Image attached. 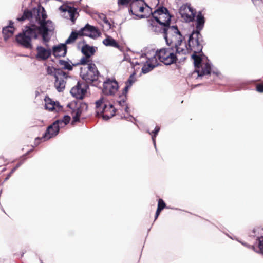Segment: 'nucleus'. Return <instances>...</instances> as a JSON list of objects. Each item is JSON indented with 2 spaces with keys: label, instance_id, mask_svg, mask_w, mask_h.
I'll return each mask as SVG.
<instances>
[{
  "label": "nucleus",
  "instance_id": "f257e3e1",
  "mask_svg": "<svg viewBox=\"0 0 263 263\" xmlns=\"http://www.w3.org/2000/svg\"><path fill=\"white\" fill-rule=\"evenodd\" d=\"M205 20L201 11H199L196 16V29L190 35L188 40L187 50L193 52L191 57L194 60L196 66H198L201 61L200 56L197 54L202 51L203 42V36L200 31L204 27Z\"/></svg>",
  "mask_w": 263,
  "mask_h": 263
},
{
  "label": "nucleus",
  "instance_id": "f03ea898",
  "mask_svg": "<svg viewBox=\"0 0 263 263\" xmlns=\"http://www.w3.org/2000/svg\"><path fill=\"white\" fill-rule=\"evenodd\" d=\"M47 15L46 11L43 7H42V13L36 21L38 26L31 24L30 27L33 29L34 32L36 34L37 38L39 35L42 36V40L45 45L50 40L51 35L54 30V25L50 20H46Z\"/></svg>",
  "mask_w": 263,
  "mask_h": 263
},
{
  "label": "nucleus",
  "instance_id": "7ed1b4c3",
  "mask_svg": "<svg viewBox=\"0 0 263 263\" xmlns=\"http://www.w3.org/2000/svg\"><path fill=\"white\" fill-rule=\"evenodd\" d=\"M153 57H148V53L145 54L146 58L151 62H157L156 57L160 62L166 65H170L175 63L177 60L176 55L174 53L173 47L169 46L168 48H164L155 51L152 50Z\"/></svg>",
  "mask_w": 263,
  "mask_h": 263
},
{
  "label": "nucleus",
  "instance_id": "20e7f679",
  "mask_svg": "<svg viewBox=\"0 0 263 263\" xmlns=\"http://www.w3.org/2000/svg\"><path fill=\"white\" fill-rule=\"evenodd\" d=\"M100 76L96 65L92 63L87 64V70L81 69L80 76L82 80L85 81V84L91 85L94 86H98L99 82L98 78Z\"/></svg>",
  "mask_w": 263,
  "mask_h": 263
},
{
  "label": "nucleus",
  "instance_id": "39448f33",
  "mask_svg": "<svg viewBox=\"0 0 263 263\" xmlns=\"http://www.w3.org/2000/svg\"><path fill=\"white\" fill-rule=\"evenodd\" d=\"M33 29H31L30 26H26L22 32L18 33L16 36L17 43L25 48L31 49L33 46L31 43V39H37L36 34L34 32Z\"/></svg>",
  "mask_w": 263,
  "mask_h": 263
},
{
  "label": "nucleus",
  "instance_id": "423d86ee",
  "mask_svg": "<svg viewBox=\"0 0 263 263\" xmlns=\"http://www.w3.org/2000/svg\"><path fill=\"white\" fill-rule=\"evenodd\" d=\"M151 14L155 20L162 27L171 24L172 15L166 7H159L154 12H151Z\"/></svg>",
  "mask_w": 263,
  "mask_h": 263
},
{
  "label": "nucleus",
  "instance_id": "0eeeda50",
  "mask_svg": "<svg viewBox=\"0 0 263 263\" xmlns=\"http://www.w3.org/2000/svg\"><path fill=\"white\" fill-rule=\"evenodd\" d=\"M145 5L148 10H151V9L148 7L143 0H134L130 4V7H129L128 11L132 15L139 16L138 15V12H143L145 9L144 5ZM147 16L145 14H142L139 15L140 18H145Z\"/></svg>",
  "mask_w": 263,
  "mask_h": 263
},
{
  "label": "nucleus",
  "instance_id": "6e6552de",
  "mask_svg": "<svg viewBox=\"0 0 263 263\" xmlns=\"http://www.w3.org/2000/svg\"><path fill=\"white\" fill-rule=\"evenodd\" d=\"M119 88L118 83L115 79H108L103 83V93L107 96L114 95Z\"/></svg>",
  "mask_w": 263,
  "mask_h": 263
},
{
  "label": "nucleus",
  "instance_id": "1a4fd4ad",
  "mask_svg": "<svg viewBox=\"0 0 263 263\" xmlns=\"http://www.w3.org/2000/svg\"><path fill=\"white\" fill-rule=\"evenodd\" d=\"M89 86L87 84L78 82L77 85L70 90L71 95L78 99H83Z\"/></svg>",
  "mask_w": 263,
  "mask_h": 263
},
{
  "label": "nucleus",
  "instance_id": "9d476101",
  "mask_svg": "<svg viewBox=\"0 0 263 263\" xmlns=\"http://www.w3.org/2000/svg\"><path fill=\"white\" fill-rule=\"evenodd\" d=\"M162 27V33L166 44H169L168 35H172V39L176 38L177 35H181V32L176 25L170 26V24H168Z\"/></svg>",
  "mask_w": 263,
  "mask_h": 263
},
{
  "label": "nucleus",
  "instance_id": "9b49d317",
  "mask_svg": "<svg viewBox=\"0 0 263 263\" xmlns=\"http://www.w3.org/2000/svg\"><path fill=\"white\" fill-rule=\"evenodd\" d=\"M42 7L39 6L37 8H34L31 11L25 10L23 15L21 17H17V21L21 22L30 18L35 19L36 21L37 18H39V16L42 13Z\"/></svg>",
  "mask_w": 263,
  "mask_h": 263
},
{
  "label": "nucleus",
  "instance_id": "f8f14e48",
  "mask_svg": "<svg viewBox=\"0 0 263 263\" xmlns=\"http://www.w3.org/2000/svg\"><path fill=\"white\" fill-rule=\"evenodd\" d=\"M80 36H87L92 39L99 36L100 32L95 27L87 24L84 27L79 31Z\"/></svg>",
  "mask_w": 263,
  "mask_h": 263
},
{
  "label": "nucleus",
  "instance_id": "ddd939ff",
  "mask_svg": "<svg viewBox=\"0 0 263 263\" xmlns=\"http://www.w3.org/2000/svg\"><path fill=\"white\" fill-rule=\"evenodd\" d=\"M68 74L63 71L55 77L54 87L59 92H63L65 88L66 80L68 78Z\"/></svg>",
  "mask_w": 263,
  "mask_h": 263
},
{
  "label": "nucleus",
  "instance_id": "4468645a",
  "mask_svg": "<svg viewBox=\"0 0 263 263\" xmlns=\"http://www.w3.org/2000/svg\"><path fill=\"white\" fill-rule=\"evenodd\" d=\"M197 54L200 56L201 59H202L201 57L203 55L202 51L200 53H198ZM193 60L194 61V59ZM201 61H202V59H201ZM201 62H202V61H201ZM194 64L196 68L195 70V72L197 73L198 77H202L204 75L210 74L211 73L212 64L209 62H207L206 63H205L204 65L201 68V70L200 69V66L201 63H200L198 66H196L194 63Z\"/></svg>",
  "mask_w": 263,
  "mask_h": 263
},
{
  "label": "nucleus",
  "instance_id": "2eb2a0df",
  "mask_svg": "<svg viewBox=\"0 0 263 263\" xmlns=\"http://www.w3.org/2000/svg\"><path fill=\"white\" fill-rule=\"evenodd\" d=\"M250 236L256 237V242L259 251L256 252L263 253V229L259 228L253 229L252 234H250Z\"/></svg>",
  "mask_w": 263,
  "mask_h": 263
},
{
  "label": "nucleus",
  "instance_id": "dca6fc26",
  "mask_svg": "<svg viewBox=\"0 0 263 263\" xmlns=\"http://www.w3.org/2000/svg\"><path fill=\"white\" fill-rule=\"evenodd\" d=\"M51 51L55 57H65L67 54V47L66 44L61 43L54 46Z\"/></svg>",
  "mask_w": 263,
  "mask_h": 263
},
{
  "label": "nucleus",
  "instance_id": "f3484780",
  "mask_svg": "<svg viewBox=\"0 0 263 263\" xmlns=\"http://www.w3.org/2000/svg\"><path fill=\"white\" fill-rule=\"evenodd\" d=\"M36 58L39 60H46L52 54V51L50 48L46 49L41 46H39L36 47Z\"/></svg>",
  "mask_w": 263,
  "mask_h": 263
},
{
  "label": "nucleus",
  "instance_id": "a211bd4d",
  "mask_svg": "<svg viewBox=\"0 0 263 263\" xmlns=\"http://www.w3.org/2000/svg\"><path fill=\"white\" fill-rule=\"evenodd\" d=\"M103 99L101 98L96 102V115L98 116L104 114V112H105L107 109L112 108V104H109V105H107V104H103Z\"/></svg>",
  "mask_w": 263,
  "mask_h": 263
},
{
  "label": "nucleus",
  "instance_id": "6ab92c4d",
  "mask_svg": "<svg viewBox=\"0 0 263 263\" xmlns=\"http://www.w3.org/2000/svg\"><path fill=\"white\" fill-rule=\"evenodd\" d=\"M48 130V127L47 128L46 132L43 135L42 137H37L35 139V145L36 146L40 143L41 140H43L44 141H47L51 139V138L57 136L53 133L55 131L54 127L52 126V128Z\"/></svg>",
  "mask_w": 263,
  "mask_h": 263
},
{
  "label": "nucleus",
  "instance_id": "aec40b11",
  "mask_svg": "<svg viewBox=\"0 0 263 263\" xmlns=\"http://www.w3.org/2000/svg\"><path fill=\"white\" fill-rule=\"evenodd\" d=\"M45 100L47 103L45 106L46 109L52 111L58 108L56 111H59L62 109V106L60 105L58 102L52 101L49 98H46Z\"/></svg>",
  "mask_w": 263,
  "mask_h": 263
},
{
  "label": "nucleus",
  "instance_id": "412c9836",
  "mask_svg": "<svg viewBox=\"0 0 263 263\" xmlns=\"http://www.w3.org/2000/svg\"><path fill=\"white\" fill-rule=\"evenodd\" d=\"M59 9L64 12H67L71 22H74L76 20L75 15L77 13V9L75 8L70 6L63 7L61 6Z\"/></svg>",
  "mask_w": 263,
  "mask_h": 263
},
{
  "label": "nucleus",
  "instance_id": "4be33fe9",
  "mask_svg": "<svg viewBox=\"0 0 263 263\" xmlns=\"http://www.w3.org/2000/svg\"><path fill=\"white\" fill-rule=\"evenodd\" d=\"M83 43L85 44L82 48L81 52L84 55L87 57H90L91 55H93L96 52L95 47L87 44L84 41H83Z\"/></svg>",
  "mask_w": 263,
  "mask_h": 263
},
{
  "label": "nucleus",
  "instance_id": "5701e85b",
  "mask_svg": "<svg viewBox=\"0 0 263 263\" xmlns=\"http://www.w3.org/2000/svg\"><path fill=\"white\" fill-rule=\"evenodd\" d=\"M182 40L183 37L181 34V35H179L178 37L176 36V38L171 39L170 41L169 40V44L167 45L171 47H173V48L179 47L182 43Z\"/></svg>",
  "mask_w": 263,
  "mask_h": 263
},
{
  "label": "nucleus",
  "instance_id": "b1692460",
  "mask_svg": "<svg viewBox=\"0 0 263 263\" xmlns=\"http://www.w3.org/2000/svg\"><path fill=\"white\" fill-rule=\"evenodd\" d=\"M85 108V109H87V105L85 103H82L81 104L80 107L77 108L75 115H74V116H73V118H72V119H73L72 122V123L73 122H77L79 121L80 117V116L82 114V108Z\"/></svg>",
  "mask_w": 263,
  "mask_h": 263
},
{
  "label": "nucleus",
  "instance_id": "393cba45",
  "mask_svg": "<svg viewBox=\"0 0 263 263\" xmlns=\"http://www.w3.org/2000/svg\"><path fill=\"white\" fill-rule=\"evenodd\" d=\"M154 62H151L149 60L148 61H146V64H145L142 68V72L144 74H146L156 67L158 64H154Z\"/></svg>",
  "mask_w": 263,
  "mask_h": 263
},
{
  "label": "nucleus",
  "instance_id": "a878e982",
  "mask_svg": "<svg viewBox=\"0 0 263 263\" xmlns=\"http://www.w3.org/2000/svg\"><path fill=\"white\" fill-rule=\"evenodd\" d=\"M103 43L106 46L114 47L117 48H120V46L116 41L109 36L103 40Z\"/></svg>",
  "mask_w": 263,
  "mask_h": 263
},
{
  "label": "nucleus",
  "instance_id": "bb28decb",
  "mask_svg": "<svg viewBox=\"0 0 263 263\" xmlns=\"http://www.w3.org/2000/svg\"><path fill=\"white\" fill-rule=\"evenodd\" d=\"M46 70L47 74L48 75L53 76L54 78L60 75V73L64 71L63 69L61 68H55L50 66H47Z\"/></svg>",
  "mask_w": 263,
  "mask_h": 263
},
{
  "label": "nucleus",
  "instance_id": "cd10ccee",
  "mask_svg": "<svg viewBox=\"0 0 263 263\" xmlns=\"http://www.w3.org/2000/svg\"><path fill=\"white\" fill-rule=\"evenodd\" d=\"M79 35H80L79 31H72L69 37L66 40L64 44H66V45L67 44H69L74 43L78 38Z\"/></svg>",
  "mask_w": 263,
  "mask_h": 263
},
{
  "label": "nucleus",
  "instance_id": "c85d7f7f",
  "mask_svg": "<svg viewBox=\"0 0 263 263\" xmlns=\"http://www.w3.org/2000/svg\"><path fill=\"white\" fill-rule=\"evenodd\" d=\"M67 124L59 122L58 123L56 124L55 125H53V123L48 126V130L52 128V126L54 127V132L53 133L54 135H58L59 133L60 129L64 127Z\"/></svg>",
  "mask_w": 263,
  "mask_h": 263
},
{
  "label": "nucleus",
  "instance_id": "c756f323",
  "mask_svg": "<svg viewBox=\"0 0 263 263\" xmlns=\"http://www.w3.org/2000/svg\"><path fill=\"white\" fill-rule=\"evenodd\" d=\"M14 29L10 28L9 27L6 26L3 28V33L4 34V39L6 40L7 38L9 37L10 35H11L13 33Z\"/></svg>",
  "mask_w": 263,
  "mask_h": 263
},
{
  "label": "nucleus",
  "instance_id": "7c9ffc66",
  "mask_svg": "<svg viewBox=\"0 0 263 263\" xmlns=\"http://www.w3.org/2000/svg\"><path fill=\"white\" fill-rule=\"evenodd\" d=\"M60 65L63 66V69H67L68 70H72L73 69V64L70 65L68 61L60 60L59 61Z\"/></svg>",
  "mask_w": 263,
  "mask_h": 263
},
{
  "label": "nucleus",
  "instance_id": "2f4dec72",
  "mask_svg": "<svg viewBox=\"0 0 263 263\" xmlns=\"http://www.w3.org/2000/svg\"><path fill=\"white\" fill-rule=\"evenodd\" d=\"M70 119L71 118L69 116L65 115L62 119L55 120L53 123V125H55L56 124L58 123L59 122L65 123L67 125L69 123Z\"/></svg>",
  "mask_w": 263,
  "mask_h": 263
},
{
  "label": "nucleus",
  "instance_id": "473e14b6",
  "mask_svg": "<svg viewBox=\"0 0 263 263\" xmlns=\"http://www.w3.org/2000/svg\"><path fill=\"white\" fill-rule=\"evenodd\" d=\"M160 129V127H159L158 126H156L154 130L152 133H150L149 130H147V133H149V134H153L152 135V138L155 148H156L155 138L157 135L158 132H159Z\"/></svg>",
  "mask_w": 263,
  "mask_h": 263
},
{
  "label": "nucleus",
  "instance_id": "72a5a7b5",
  "mask_svg": "<svg viewBox=\"0 0 263 263\" xmlns=\"http://www.w3.org/2000/svg\"><path fill=\"white\" fill-rule=\"evenodd\" d=\"M194 14H189V13H184V14L180 15L181 18H182L186 22H191L194 20Z\"/></svg>",
  "mask_w": 263,
  "mask_h": 263
},
{
  "label": "nucleus",
  "instance_id": "f704fd0d",
  "mask_svg": "<svg viewBox=\"0 0 263 263\" xmlns=\"http://www.w3.org/2000/svg\"><path fill=\"white\" fill-rule=\"evenodd\" d=\"M189 4L186 3L182 5L179 8V12L180 15L184 14L188 12Z\"/></svg>",
  "mask_w": 263,
  "mask_h": 263
},
{
  "label": "nucleus",
  "instance_id": "c9c22d12",
  "mask_svg": "<svg viewBox=\"0 0 263 263\" xmlns=\"http://www.w3.org/2000/svg\"><path fill=\"white\" fill-rule=\"evenodd\" d=\"M90 57H87V56L83 57L80 60L79 62L76 64H73V65L77 66L78 65H85L87 64V63L89 62V58Z\"/></svg>",
  "mask_w": 263,
  "mask_h": 263
},
{
  "label": "nucleus",
  "instance_id": "e433bc0d",
  "mask_svg": "<svg viewBox=\"0 0 263 263\" xmlns=\"http://www.w3.org/2000/svg\"><path fill=\"white\" fill-rule=\"evenodd\" d=\"M174 53L176 55V54H184L186 53V49L183 48H181L180 47H177L176 48H174Z\"/></svg>",
  "mask_w": 263,
  "mask_h": 263
},
{
  "label": "nucleus",
  "instance_id": "4c0bfd02",
  "mask_svg": "<svg viewBox=\"0 0 263 263\" xmlns=\"http://www.w3.org/2000/svg\"><path fill=\"white\" fill-rule=\"evenodd\" d=\"M152 30L153 31L157 33H162V28L163 27H162L161 25L159 24L158 26L157 25H152Z\"/></svg>",
  "mask_w": 263,
  "mask_h": 263
},
{
  "label": "nucleus",
  "instance_id": "58836bf2",
  "mask_svg": "<svg viewBox=\"0 0 263 263\" xmlns=\"http://www.w3.org/2000/svg\"><path fill=\"white\" fill-rule=\"evenodd\" d=\"M115 114V110L114 109H113L112 112L111 111L110 114H108V115L103 114L102 115V117L104 120L107 121V120H109V119H110L113 116H114Z\"/></svg>",
  "mask_w": 263,
  "mask_h": 263
},
{
  "label": "nucleus",
  "instance_id": "ea45409f",
  "mask_svg": "<svg viewBox=\"0 0 263 263\" xmlns=\"http://www.w3.org/2000/svg\"><path fill=\"white\" fill-rule=\"evenodd\" d=\"M152 50H154V49H148L147 51H145L144 53H143L140 56V59L145 58L146 59V61H148V59L146 58V55H145V54H147L148 53V57H153V52L152 51Z\"/></svg>",
  "mask_w": 263,
  "mask_h": 263
},
{
  "label": "nucleus",
  "instance_id": "a19ab883",
  "mask_svg": "<svg viewBox=\"0 0 263 263\" xmlns=\"http://www.w3.org/2000/svg\"><path fill=\"white\" fill-rule=\"evenodd\" d=\"M24 161L23 160L21 161L19 163H18L12 169L9 174L6 177V180L8 179L9 177L11 176V175L23 163Z\"/></svg>",
  "mask_w": 263,
  "mask_h": 263
},
{
  "label": "nucleus",
  "instance_id": "79ce46f5",
  "mask_svg": "<svg viewBox=\"0 0 263 263\" xmlns=\"http://www.w3.org/2000/svg\"><path fill=\"white\" fill-rule=\"evenodd\" d=\"M100 18L102 20V21H103V22L106 24V25H107L109 28H111V24H110V23L109 22V21L108 20V19L107 18L106 16H105V15L103 14H101L100 15Z\"/></svg>",
  "mask_w": 263,
  "mask_h": 263
},
{
  "label": "nucleus",
  "instance_id": "37998d69",
  "mask_svg": "<svg viewBox=\"0 0 263 263\" xmlns=\"http://www.w3.org/2000/svg\"><path fill=\"white\" fill-rule=\"evenodd\" d=\"M166 206V204L164 202V201L162 199H159L158 200V208H159L160 209L163 210L164 209Z\"/></svg>",
  "mask_w": 263,
  "mask_h": 263
},
{
  "label": "nucleus",
  "instance_id": "c03bdc74",
  "mask_svg": "<svg viewBox=\"0 0 263 263\" xmlns=\"http://www.w3.org/2000/svg\"><path fill=\"white\" fill-rule=\"evenodd\" d=\"M132 86H130V85H128L127 84H125V86L124 87L123 90V91H122V93L121 94V95H122V96H125V97H127V92L128 91V90Z\"/></svg>",
  "mask_w": 263,
  "mask_h": 263
},
{
  "label": "nucleus",
  "instance_id": "a18cd8bd",
  "mask_svg": "<svg viewBox=\"0 0 263 263\" xmlns=\"http://www.w3.org/2000/svg\"><path fill=\"white\" fill-rule=\"evenodd\" d=\"M119 97L121 98V100L118 101V103L120 105H122L126 102L127 97L122 96V95H120Z\"/></svg>",
  "mask_w": 263,
  "mask_h": 263
},
{
  "label": "nucleus",
  "instance_id": "49530a36",
  "mask_svg": "<svg viewBox=\"0 0 263 263\" xmlns=\"http://www.w3.org/2000/svg\"><path fill=\"white\" fill-rule=\"evenodd\" d=\"M133 74H131L128 78V80L126 82L125 84H127L130 86H132L134 81L133 80Z\"/></svg>",
  "mask_w": 263,
  "mask_h": 263
},
{
  "label": "nucleus",
  "instance_id": "de8ad7c7",
  "mask_svg": "<svg viewBox=\"0 0 263 263\" xmlns=\"http://www.w3.org/2000/svg\"><path fill=\"white\" fill-rule=\"evenodd\" d=\"M256 90L257 91L262 93L263 92V84H258L256 85Z\"/></svg>",
  "mask_w": 263,
  "mask_h": 263
},
{
  "label": "nucleus",
  "instance_id": "09e8293b",
  "mask_svg": "<svg viewBox=\"0 0 263 263\" xmlns=\"http://www.w3.org/2000/svg\"><path fill=\"white\" fill-rule=\"evenodd\" d=\"M254 5L256 6H260L262 3V0H251Z\"/></svg>",
  "mask_w": 263,
  "mask_h": 263
},
{
  "label": "nucleus",
  "instance_id": "8fccbe9b",
  "mask_svg": "<svg viewBox=\"0 0 263 263\" xmlns=\"http://www.w3.org/2000/svg\"><path fill=\"white\" fill-rule=\"evenodd\" d=\"M239 242H240L242 245H243V246H245L247 247V248H250V249H252V250H254L255 251H255V247H254V246H251V245H248V244H247V243L244 242H241V241H239Z\"/></svg>",
  "mask_w": 263,
  "mask_h": 263
},
{
  "label": "nucleus",
  "instance_id": "3c124183",
  "mask_svg": "<svg viewBox=\"0 0 263 263\" xmlns=\"http://www.w3.org/2000/svg\"><path fill=\"white\" fill-rule=\"evenodd\" d=\"M189 12H191V15H193L194 14V17L196 15V12H195V10L192 8L191 7L190 5L189 4V9H188V13Z\"/></svg>",
  "mask_w": 263,
  "mask_h": 263
},
{
  "label": "nucleus",
  "instance_id": "603ef678",
  "mask_svg": "<svg viewBox=\"0 0 263 263\" xmlns=\"http://www.w3.org/2000/svg\"><path fill=\"white\" fill-rule=\"evenodd\" d=\"M13 24H14V23L12 22V21H10L9 24L8 25V26H7V27H9V28H10L11 29L12 28L14 29L13 27Z\"/></svg>",
  "mask_w": 263,
  "mask_h": 263
},
{
  "label": "nucleus",
  "instance_id": "864d4df0",
  "mask_svg": "<svg viewBox=\"0 0 263 263\" xmlns=\"http://www.w3.org/2000/svg\"><path fill=\"white\" fill-rule=\"evenodd\" d=\"M123 118L126 119L127 121H132V119H134V117L132 116H129V117L124 116Z\"/></svg>",
  "mask_w": 263,
  "mask_h": 263
},
{
  "label": "nucleus",
  "instance_id": "5fc2aeb1",
  "mask_svg": "<svg viewBox=\"0 0 263 263\" xmlns=\"http://www.w3.org/2000/svg\"><path fill=\"white\" fill-rule=\"evenodd\" d=\"M130 64L134 66L135 65H139V63L137 61H136V62H134V61H132L130 60L129 61Z\"/></svg>",
  "mask_w": 263,
  "mask_h": 263
},
{
  "label": "nucleus",
  "instance_id": "6e6d98bb",
  "mask_svg": "<svg viewBox=\"0 0 263 263\" xmlns=\"http://www.w3.org/2000/svg\"><path fill=\"white\" fill-rule=\"evenodd\" d=\"M113 109H114V110L116 111V109H115V108L114 107V106L112 107V109H107L106 111L105 112H104V113L109 112L110 114L111 111L112 112V110H113Z\"/></svg>",
  "mask_w": 263,
  "mask_h": 263
},
{
  "label": "nucleus",
  "instance_id": "4d7b16f0",
  "mask_svg": "<svg viewBox=\"0 0 263 263\" xmlns=\"http://www.w3.org/2000/svg\"><path fill=\"white\" fill-rule=\"evenodd\" d=\"M162 210L161 209H160L159 208H158L157 209V210H156V215H157V216H159L161 211H162Z\"/></svg>",
  "mask_w": 263,
  "mask_h": 263
},
{
  "label": "nucleus",
  "instance_id": "13d9d810",
  "mask_svg": "<svg viewBox=\"0 0 263 263\" xmlns=\"http://www.w3.org/2000/svg\"><path fill=\"white\" fill-rule=\"evenodd\" d=\"M125 111L127 113L129 112V107L127 105L126 106V107L125 108Z\"/></svg>",
  "mask_w": 263,
  "mask_h": 263
},
{
  "label": "nucleus",
  "instance_id": "bf43d9fd",
  "mask_svg": "<svg viewBox=\"0 0 263 263\" xmlns=\"http://www.w3.org/2000/svg\"><path fill=\"white\" fill-rule=\"evenodd\" d=\"M32 151V150L28 151L27 152V153H26V154L24 155V156H27V155H28V154L30 152H31Z\"/></svg>",
  "mask_w": 263,
  "mask_h": 263
},
{
  "label": "nucleus",
  "instance_id": "052dcab7",
  "mask_svg": "<svg viewBox=\"0 0 263 263\" xmlns=\"http://www.w3.org/2000/svg\"><path fill=\"white\" fill-rule=\"evenodd\" d=\"M158 216H157V215H156V214H155V220H156L157 219V218H158Z\"/></svg>",
  "mask_w": 263,
  "mask_h": 263
},
{
  "label": "nucleus",
  "instance_id": "680f3d73",
  "mask_svg": "<svg viewBox=\"0 0 263 263\" xmlns=\"http://www.w3.org/2000/svg\"><path fill=\"white\" fill-rule=\"evenodd\" d=\"M213 73H215V74H216V75H218V73H217V72H215L214 71H213Z\"/></svg>",
  "mask_w": 263,
  "mask_h": 263
}]
</instances>
